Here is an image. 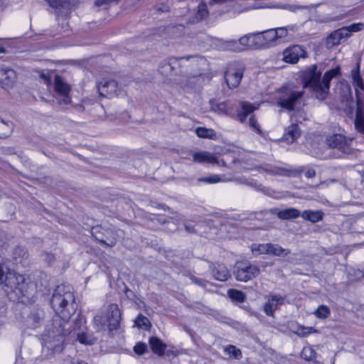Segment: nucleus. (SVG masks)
I'll return each instance as SVG.
<instances>
[{"label":"nucleus","instance_id":"nucleus-24","mask_svg":"<svg viewBox=\"0 0 364 364\" xmlns=\"http://www.w3.org/2000/svg\"><path fill=\"white\" fill-rule=\"evenodd\" d=\"M213 275L215 279L221 282L226 281L230 277L228 269L223 264L218 265L213 271Z\"/></svg>","mask_w":364,"mask_h":364},{"label":"nucleus","instance_id":"nucleus-10","mask_svg":"<svg viewBox=\"0 0 364 364\" xmlns=\"http://www.w3.org/2000/svg\"><path fill=\"white\" fill-rule=\"evenodd\" d=\"M303 95V92L292 88H285L284 95L278 100L277 104L282 108L292 110L297 100Z\"/></svg>","mask_w":364,"mask_h":364},{"label":"nucleus","instance_id":"nucleus-22","mask_svg":"<svg viewBox=\"0 0 364 364\" xmlns=\"http://www.w3.org/2000/svg\"><path fill=\"white\" fill-rule=\"evenodd\" d=\"M46 2L58 12L67 15L70 11V4L68 0H46Z\"/></svg>","mask_w":364,"mask_h":364},{"label":"nucleus","instance_id":"nucleus-5","mask_svg":"<svg viewBox=\"0 0 364 364\" xmlns=\"http://www.w3.org/2000/svg\"><path fill=\"white\" fill-rule=\"evenodd\" d=\"M43 350L49 353H59L63 350L64 336L60 326L48 329L42 336Z\"/></svg>","mask_w":364,"mask_h":364},{"label":"nucleus","instance_id":"nucleus-39","mask_svg":"<svg viewBox=\"0 0 364 364\" xmlns=\"http://www.w3.org/2000/svg\"><path fill=\"white\" fill-rule=\"evenodd\" d=\"M314 350L309 346L304 347L301 353V356L305 360H311L314 358Z\"/></svg>","mask_w":364,"mask_h":364},{"label":"nucleus","instance_id":"nucleus-53","mask_svg":"<svg viewBox=\"0 0 364 364\" xmlns=\"http://www.w3.org/2000/svg\"><path fill=\"white\" fill-rule=\"evenodd\" d=\"M348 92L349 94H350V87H348Z\"/></svg>","mask_w":364,"mask_h":364},{"label":"nucleus","instance_id":"nucleus-49","mask_svg":"<svg viewBox=\"0 0 364 364\" xmlns=\"http://www.w3.org/2000/svg\"><path fill=\"white\" fill-rule=\"evenodd\" d=\"M6 241V237L4 233L0 232V247L2 246Z\"/></svg>","mask_w":364,"mask_h":364},{"label":"nucleus","instance_id":"nucleus-41","mask_svg":"<svg viewBox=\"0 0 364 364\" xmlns=\"http://www.w3.org/2000/svg\"><path fill=\"white\" fill-rule=\"evenodd\" d=\"M208 15V10L205 4H200L198 6V10L197 13V18L199 20L205 18Z\"/></svg>","mask_w":364,"mask_h":364},{"label":"nucleus","instance_id":"nucleus-40","mask_svg":"<svg viewBox=\"0 0 364 364\" xmlns=\"http://www.w3.org/2000/svg\"><path fill=\"white\" fill-rule=\"evenodd\" d=\"M225 48L232 50L234 51H240L239 41L230 40L225 42Z\"/></svg>","mask_w":364,"mask_h":364},{"label":"nucleus","instance_id":"nucleus-33","mask_svg":"<svg viewBox=\"0 0 364 364\" xmlns=\"http://www.w3.org/2000/svg\"><path fill=\"white\" fill-rule=\"evenodd\" d=\"M225 352L230 357L235 359H240L242 357V353L240 350L236 348L235 346H228L225 348Z\"/></svg>","mask_w":364,"mask_h":364},{"label":"nucleus","instance_id":"nucleus-12","mask_svg":"<svg viewBox=\"0 0 364 364\" xmlns=\"http://www.w3.org/2000/svg\"><path fill=\"white\" fill-rule=\"evenodd\" d=\"M305 56V50L302 46L294 45L286 48L283 52V60L286 63H296L299 58Z\"/></svg>","mask_w":364,"mask_h":364},{"label":"nucleus","instance_id":"nucleus-15","mask_svg":"<svg viewBox=\"0 0 364 364\" xmlns=\"http://www.w3.org/2000/svg\"><path fill=\"white\" fill-rule=\"evenodd\" d=\"M238 41L241 51L245 49L257 48L259 45V43L261 42V37L258 36L257 33H249L243 36Z\"/></svg>","mask_w":364,"mask_h":364},{"label":"nucleus","instance_id":"nucleus-1","mask_svg":"<svg viewBox=\"0 0 364 364\" xmlns=\"http://www.w3.org/2000/svg\"><path fill=\"white\" fill-rule=\"evenodd\" d=\"M0 284L3 285L5 292L14 301L20 299L33 287V284H29L24 275L10 270L3 264H0Z\"/></svg>","mask_w":364,"mask_h":364},{"label":"nucleus","instance_id":"nucleus-23","mask_svg":"<svg viewBox=\"0 0 364 364\" xmlns=\"http://www.w3.org/2000/svg\"><path fill=\"white\" fill-rule=\"evenodd\" d=\"M258 36L261 37V42L259 43L260 44L266 45L269 44L272 42H274L277 40V32H275V29H269L265 31L262 33H257Z\"/></svg>","mask_w":364,"mask_h":364},{"label":"nucleus","instance_id":"nucleus-8","mask_svg":"<svg viewBox=\"0 0 364 364\" xmlns=\"http://www.w3.org/2000/svg\"><path fill=\"white\" fill-rule=\"evenodd\" d=\"M252 252L255 255L261 254L272 255L274 256L287 255L289 253L288 250L283 249L279 245L253 244L251 247Z\"/></svg>","mask_w":364,"mask_h":364},{"label":"nucleus","instance_id":"nucleus-27","mask_svg":"<svg viewBox=\"0 0 364 364\" xmlns=\"http://www.w3.org/2000/svg\"><path fill=\"white\" fill-rule=\"evenodd\" d=\"M277 215L281 219L289 220L298 218L300 215V213L295 208H287L279 211Z\"/></svg>","mask_w":364,"mask_h":364},{"label":"nucleus","instance_id":"nucleus-51","mask_svg":"<svg viewBox=\"0 0 364 364\" xmlns=\"http://www.w3.org/2000/svg\"><path fill=\"white\" fill-rule=\"evenodd\" d=\"M106 244L110 247L113 246L116 242V239L111 240L110 242H105Z\"/></svg>","mask_w":364,"mask_h":364},{"label":"nucleus","instance_id":"nucleus-34","mask_svg":"<svg viewBox=\"0 0 364 364\" xmlns=\"http://www.w3.org/2000/svg\"><path fill=\"white\" fill-rule=\"evenodd\" d=\"M314 314L318 318L325 319L330 315V309L325 305H321L314 311Z\"/></svg>","mask_w":364,"mask_h":364},{"label":"nucleus","instance_id":"nucleus-38","mask_svg":"<svg viewBox=\"0 0 364 364\" xmlns=\"http://www.w3.org/2000/svg\"><path fill=\"white\" fill-rule=\"evenodd\" d=\"M294 28V26H288L284 27H279L275 29V32H277V38H283L286 37L288 35L289 31H293Z\"/></svg>","mask_w":364,"mask_h":364},{"label":"nucleus","instance_id":"nucleus-54","mask_svg":"<svg viewBox=\"0 0 364 364\" xmlns=\"http://www.w3.org/2000/svg\"><path fill=\"white\" fill-rule=\"evenodd\" d=\"M78 364H87V363H85V362L82 361L81 363H78Z\"/></svg>","mask_w":364,"mask_h":364},{"label":"nucleus","instance_id":"nucleus-35","mask_svg":"<svg viewBox=\"0 0 364 364\" xmlns=\"http://www.w3.org/2000/svg\"><path fill=\"white\" fill-rule=\"evenodd\" d=\"M228 294L230 296V298H231L232 300L237 301L239 302L244 301V300L245 299V294L243 292H242L241 291L237 290V289H229L228 291Z\"/></svg>","mask_w":364,"mask_h":364},{"label":"nucleus","instance_id":"nucleus-4","mask_svg":"<svg viewBox=\"0 0 364 364\" xmlns=\"http://www.w3.org/2000/svg\"><path fill=\"white\" fill-rule=\"evenodd\" d=\"M120 311L116 304H110L105 312L97 314L93 319V327L97 331H111L119 325Z\"/></svg>","mask_w":364,"mask_h":364},{"label":"nucleus","instance_id":"nucleus-29","mask_svg":"<svg viewBox=\"0 0 364 364\" xmlns=\"http://www.w3.org/2000/svg\"><path fill=\"white\" fill-rule=\"evenodd\" d=\"M231 179L228 178H221L218 175H213L208 177L200 178L198 179V181H203L207 183H218L220 182H228Z\"/></svg>","mask_w":364,"mask_h":364},{"label":"nucleus","instance_id":"nucleus-14","mask_svg":"<svg viewBox=\"0 0 364 364\" xmlns=\"http://www.w3.org/2000/svg\"><path fill=\"white\" fill-rule=\"evenodd\" d=\"M267 301L264 305V311L268 316H273L277 308L284 303L285 297L277 294L267 296Z\"/></svg>","mask_w":364,"mask_h":364},{"label":"nucleus","instance_id":"nucleus-7","mask_svg":"<svg viewBox=\"0 0 364 364\" xmlns=\"http://www.w3.org/2000/svg\"><path fill=\"white\" fill-rule=\"evenodd\" d=\"M259 273V268L255 265L248 263L237 262L235 266L234 275L237 281L247 282L255 278Z\"/></svg>","mask_w":364,"mask_h":364},{"label":"nucleus","instance_id":"nucleus-25","mask_svg":"<svg viewBox=\"0 0 364 364\" xmlns=\"http://www.w3.org/2000/svg\"><path fill=\"white\" fill-rule=\"evenodd\" d=\"M149 343L152 351L159 355H162L164 353L166 346L159 338L151 337L149 339Z\"/></svg>","mask_w":364,"mask_h":364},{"label":"nucleus","instance_id":"nucleus-16","mask_svg":"<svg viewBox=\"0 0 364 364\" xmlns=\"http://www.w3.org/2000/svg\"><path fill=\"white\" fill-rule=\"evenodd\" d=\"M348 37V31L341 28L331 33L326 39V45L328 48L341 43Z\"/></svg>","mask_w":364,"mask_h":364},{"label":"nucleus","instance_id":"nucleus-30","mask_svg":"<svg viewBox=\"0 0 364 364\" xmlns=\"http://www.w3.org/2000/svg\"><path fill=\"white\" fill-rule=\"evenodd\" d=\"M134 324L142 329L148 330L151 326V323L148 318L142 315H139L134 320Z\"/></svg>","mask_w":364,"mask_h":364},{"label":"nucleus","instance_id":"nucleus-6","mask_svg":"<svg viewBox=\"0 0 364 364\" xmlns=\"http://www.w3.org/2000/svg\"><path fill=\"white\" fill-rule=\"evenodd\" d=\"M245 65L241 62L230 63L225 73V80L230 88L237 87L242 78Z\"/></svg>","mask_w":364,"mask_h":364},{"label":"nucleus","instance_id":"nucleus-31","mask_svg":"<svg viewBox=\"0 0 364 364\" xmlns=\"http://www.w3.org/2000/svg\"><path fill=\"white\" fill-rule=\"evenodd\" d=\"M344 138L341 134H334L328 139V144L331 147L341 148Z\"/></svg>","mask_w":364,"mask_h":364},{"label":"nucleus","instance_id":"nucleus-20","mask_svg":"<svg viewBox=\"0 0 364 364\" xmlns=\"http://www.w3.org/2000/svg\"><path fill=\"white\" fill-rule=\"evenodd\" d=\"M300 136V131L298 126L292 124L288 127L284 133L282 140L287 144L293 143Z\"/></svg>","mask_w":364,"mask_h":364},{"label":"nucleus","instance_id":"nucleus-3","mask_svg":"<svg viewBox=\"0 0 364 364\" xmlns=\"http://www.w3.org/2000/svg\"><path fill=\"white\" fill-rule=\"evenodd\" d=\"M51 305L56 314L63 321H68L77 309L73 292L58 287L51 299Z\"/></svg>","mask_w":364,"mask_h":364},{"label":"nucleus","instance_id":"nucleus-42","mask_svg":"<svg viewBox=\"0 0 364 364\" xmlns=\"http://www.w3.org/2000/svg\"><path fill=\"white\" fill-rule=\"evenodd\" d=\"M364 27V25L361 23H353L348 26L343 27L348 31V37L353 32H358L361 31Z\"/></svg>","mask_w":364,"mask_h":364},{"label":"nucleus","instance_id":"nucleus-37","mask_svg":"<svg viewBox=\"0 0 364 364\" xmlns=\"http://www.w3.org/2000/svg\"><path fill=\"white\" fill-rule=\"evenodd\" d=\"M317 331L313 327H306L304 326H299L296 333L300 336H306L311 333H316Z\"/></svg>","mask_w":364,"mask_h":364},{"label":"nucleus","instance_id":"nucleus-9","mask_svg":"<svg viewBox=\"0 0 364 364\" xmlns=\"http://www.w3.org/2000/svg\"><path fill=\"white\" fill-rule=\"evenodd\" d=\"M350 82L353 87L356 95V102H364V80L360 73V63L352 69L349 75Z\"/></svg>","mask_w":364,"mask_h":364},{"label":"nucleus","instance_id":"nucleus-21","mask_svg":"<svg viewBox=\"0 0 364 364\" xmlns=\"http://www.w3.org/2000/svg\"><path fill=\"white\" fill-rule=\"evenodd\" d=\"M260 103H250L247 102H241L242 112L239 114L238 117L241 122H244L247 118V116L259 109Z\"/></svg>","mask_w":364,"mask_h":364},{"label":"nucleus","instance_id":"nucleus-52","mask_svg":"<svg viewBox=\"0 0 364 364\" xmlns=\"http://www.w3.org/2000/svg\"><path fill=\"white\" fill-rule=\"evenodd\" d=\"M4 52V49L2 47H0V53H2Z\"/></svg>","mask_w":364,"mask_h":364},{"label":"nucleus","instance_id":"nucleus-48","mask_svg":"<svg viewBox=\"0 0 364 364\" xmlns=\"http://www.w3.org/2000/svg\"><path fill=\"white\" fill-rule=\"evenodd\" d=\"M82 361L75 360L73 358H68L63 361V364H78L81 363Z\"/></svg>","mask_w":364,"mask_h":364},{"label":"nucleus","instance_id":"nucleus-26","mask_svg":"<svg viewBox=\"0 0 364 364\" xmlns=\"http://www.w3.org/2000/svg\"><path fill=\"white\" fill-rule=\"evenodd\" d=\"M210 109L219 114H226L228 112V106L225 102H219L215 100L209 102Z\"/></svg>","mask_w":364,"mask_h":364},{"label":"nucleus","instance_id":"nucleus-13","mask_svg":"<svg viewBox=\"0 0 364 364\" xmlns=\"http://www.w3.org/2000/svg\"><path fill=\"white\" fill-rule=\"evenodd\" d=\"M54 89L61 97L58 100L60 104L68 105L70 102L69 97L70 86L58 75H56L54 79Z\"/></svg>","mask_w":364,"mask_h":364},{"label":"nucleus","instance_id":"nucleus-45","mask_svg":"<svg viewBox=\"0 0 364 364\" xmlns=\"http://www.w3.org/2000/svg\"><path fill=\"white\" fill-rule=\"evenodd\" d=\"M249 126L255 132H260L259 126L254 117H251L248 122Z\"/></svg>","mask_w":364,"mask_h":364},{"label":"nucleus","instance_id":"nucleus-44","mask_svg":"<svg viewBox=\"0 0 364 364\" xmlns=\"http://www.w3.org/2000/svg\"><path fill=\"white\" fill-rule=\"evenodd\" d=\"M14 257L16 260L21 257H23L26 255V252L23 248L17 247L14 250Z\"/></svg>","mask_w":364,"mask_h":364},{"label":"nucleus","instance_id":"nucleus-46","mask_svg":"<svg viewBox=\"0 0 364 364\" xmlns=\"http://www.w3.org/2000/svg\"><path fill=\"white\" fill-rule=\"evenodd\" d=\"M304 175L306 178H313L316 176V171L313 168H308L305 171Z\"/></svg>","mask_w":364,"mask_h":364},{"label":"nucleus","instance_id":"nucleus-17","mask_svg":"<svg viewBox=\"0 0 364 364\" xmlns=\"http://www.w3.org/2000/svg\"><path fill=\"white\" fill-rule=\"evenodd\" d=\"M16 77V72L9 68L0 69V85L5 89L12 87Z\"/></svg>","mask_w":364,"mask_h":364},{"label":"nucleus","instance_id":"nucleus-28","mask_svg":"<svg viewBox=\"0 0 364 364\" xmlns=\"http://www.w3.org/2000/svg\"><path fill=\"white\" fill-rule=\"evenodd\" d=\"M301 217L306 220L312 223H316L322 219V213L321 211L304 210L301 213Z\"/></svg>","mask_w":364,"mask_h":364},{"label":"nucleus","instance_id":"nucleus-18","mask_svg":"<svg viewBox=\"0 0 364 364\" xmlns=\"http://www.w3.org/2000/svg\"><path fill=\"white\" fill-rule=\"evenodd\" d=\"M356 102L357 109L354 125L358 132L364 134V102L359 100L358 102Z\"/></svg>","mask_w":364,"mask_h":364},{"label":"nucleus","instance_id":"nucleus-2","mask_svg":"<svg viewBox=\"0 0 364 364\" xmlns=\"http://www.w3.org/2000/svg\"><path fill=\"white\" fill-rule=\"evenodd\" d=\"M340 74L341 68L338 65L326 71L323 76L322 81L320 82V74L311 70L305 74L304 87L310 86L316 93V97L319 100H323L328 92L331 80Z\"/></svg>","mask_w":364,"mask_h":364},{"label":"nucleus","instance_id":"nucleus-32","mask_svg":"<svg viewBox=\"0 0 364 364\" xmlns=\"http://www.w3.org/2000/svg\"><path fill=\"white\" fill-rule=\"evenodd\" d=\"M196 133L198 136L200 138H210L212 139L215 136V132L211 129L205 127H198L196 129Z\"/></svg>","mask_w":364,"mask_h":364},{"label":"nucleus","instance_id":"nucleus-19","mask_svg":"<svg viewBox=\"0 0 364 364\" xmlns=\"http://www.w3.org/2000/svg\"><path fill=\"white\" fill-rule=\"evenodd\" d=\"M193 161L199 164H218V159L213 154L206 152L200 151L196 152L193 154Z\"/></svg>","mask_w":364,"mask_h":364},{"label":"nucleus","instance_id":"nucleus-36","mask_svg":"<svg viewBox=\"0 0 364 364\" xmlns=\"http://www.w3.org/2000/svg\"><path fill=\"white\" fill-rule=\"evenodd\" d=\"M77 340L82 344L92 345L95 343L96 338L89 333H82L77 335Z\"/></svg>","mask_w":364,"mask_h":364},{"label":"nucleus","instance_id":"nucleus-11","mask_svg":"<svg viewBox=\"0 0 364 364\" xmlns=\"http://www.w3.org/2000/svg\"><path fill=\"white\" fill-rule=\"evenodd\" d=\"M98 91L101 96L112 98L121 93L118 82L112 79H102L98 84Z\"/></svg>","mask_w":364,"mask_h":364},{"label":"nucleus","instance_id":"nucleus-43","mask_svg":"<svg viewBox=\"0 0 364 364\" xmlns=\"http://www.w3.org/2000/svg\"><path fill=\"white\" fill-rule=\"evenodd\" d=\"M134 351L137 355H142L146 351V346L143 343H138L134 347Z\"/></svg>","mask_w":364,"mask_h":364},{"label":"nucleus","instance_id":"nucleus-50","mask_svg":"<svg viewBox=\"0 0 364 364\" xmlns=\"http://www.w3.org/2000/svg\"><path fill=\"white\" fill-rule=\"evenodd\" d=\"M9 0H0V6H4L9 3Z\"/></svg>","mask_w":364,"mask_h":364},{"label":"nucleus","instance_id":"nucleus-47","mask_svg":"<svg viewBox=\"0 0 364 364\" xmlns=\"http://www.w3.org/2000/svg\"><path fill=\"white\" fill-rule=\"evenodd\" d=\"M238 181L242 183H245V184H247L250 186H255L256 183L255 182L251 179V180H249V179H246V178H244V179H238Z\"/></svg>","mask_w":364,"mask_h":364}]
</instances>
